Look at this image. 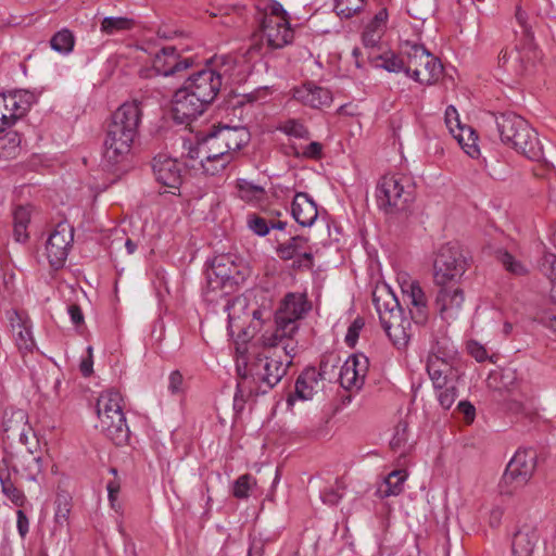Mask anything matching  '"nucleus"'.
Masks as SVG:
<instances>
[{
  "label": "nucleus",
  "instance_id": "obj_11",
  "mask_svg": "<svg viewBox=\"0 0 556 556\" xmlns=\"http://www.w3.org/2000/svg\"><path fill=\"white\" fill-rule=\"evenodd\" d=\"M73 241V226L67 222H60L50 233L46 243L47 257L51 267L60 269L64 266Z\"/></svg>",
  "mask_w": 556,
  "mask_h": 556
},
{
  "label": "nucleus",
  "instance_id": "obj_2",
  "mask_svg": "<svg viewBox=\"0 0 556 556\" xmlns=\"http://www.w3.org/2000/svg\"><path fill=\"white\" fill-rule=\"evenodd\" d=\"M142 118L141 102L123 103L112 115L103 141V165L113 168L124 164L139 135Z\"/></svg>",
  "mask_w": 556,
  "mask_h": 556
},
{
  "label": "nucleus",
  "instance_id": "obj_41",
  "mask_svg": "<svg viewBox=\"0 0 556 556\" xmlns=\"http://www.w3.org/2000/svg\"><path fill=\"white\" fill-rule=\"evenodd\" d=\"M71 510L72 498L67 494H58L54 509L55 527L64 528L68 526Z\"/></svg>",
  "mask_w": 556,
  "mask_h": 556
},
{
  "label": "nucleus",
  "instance_id": "obj_24",
  "mask_svg": "<svg viewBox=\"0 0 556 556\" xmlns=\"http://www.w3.org/2000/svg\"><path fill=\"white\" fill-rule=\"evenodd\" d=\"M281 215L279 211L268 212L266 216L258 214L248 215V227L251 231L260 237H265L269 233L270 229L283 230L287 222L280 220L278 217Z\"/></svg>",
  "mask_w": 556,
  "mask_h": 556
},
{
  "label": "nucleus",
  "instance_id": "obj_20",
  "mask_svg": "<svg viewBox=\"0 0 556 556\" xmlns=\"http://www.w3.org/2000/svg\"><path fill=\"white\" fill-rule=\"evenodd\" d=\"M99 418V430L115 445H125L130 438V430L126 422L125 415L101 416Z\"/></svg>",
  "mask_w": 556,
  "mask_h": 556
},
{
  "label": "nucleus",
  "instance_id": "obj_29",
  "mask_svg": "<svg viewBox=\"0 0 556 556\" xmlns=\"http://www.w3.org/2000/svg\"><path fill=\"white\" fill-rule=\"evenodd\" d=\"M408 475L403 469H396L390 472L379 485L377 493L380 497L397 496L404 490V482Z\"/></svg>",
  "mask_w": 556,
  "mask_h": 556
},
{
  "label": "nucleus",
  "instance_id": "obj_34",
  "mask_svg": "<svg viewBox=\"0 0 556 556\" xmlns=\"http://www.w3.org/2000/svg\"><path fill=\"white\" fill-rule=\"evenodd\" d=\"M123 405V396L121 392L115 388H110L102 392L97 401V415L98 417L108 415L114 408Z\"/></svg>",
  "mask_w": 556,
  "mask_h": 556
},
{
  "label": "nucleus",
  "instance_id": "obj_5",
  "mask_svg": "<svg viewBox=\"0 0 556 556\" xmlns=\"http://www.w3.org/2000/svg\"><path fill=\"white\" fill-rule=\"evenodd\" d=\"M312 304L303 293L290 292L283 298L276 312V329L270 336H263L266 346H277L283 339H290L299 330L298 321L311 311Z\"/></svg>",
  "mask_w": 556,
  "mask_h": 556
},
{
  "label": "nucleus",
  "instance_id": "obj_46",
  "mask_svg": "<svg viewBox=\"0 0 556 556\" xmlns=\"http://www.w3.org/2000/svg\"><path fill=\"white\" fill-rule=\"evenodd\" d=\"M292 155L294 157L319 161L324 157V146L318 141H312L311 143L303 147L302 151H299L295 147H292Z\"/></svg>",
  "mask_w": 556,
  "mask_h": 556
},
{
  "label": "nucleus",
  "instance_id": "obj_9",
  "mask_svg": "<svg viewBox=\"0 0 556 556\" xmlns=\"http://www.w3.org/2000/svg\"><path fill=\"white\" fill-rule=\"evenodd\" d=\"M437 286H444L460 278L467 268L466 257L457 243L442 245L433 264Z\"/></svg>",
  "mask_w": 556,
  "mask_h": 556
},
{
  "label": "nucleus",
  "instance_id": "obj_23",
  "mask_svg": "<svg viewBox=\"0 0 556 556\" xmlns=\"http://www.w3.org/2000/svg\"><path fill=\"white\" fill-rule=\"evenodd\" d=\"M389 339L397 348H405L410 339V323L403 315H396L391 320L383 319L381 324Z\"/></svg>",
  "mask_w": 556,
  "mask_h": 556
},
{
  "label": "nucleus",
  "instance_id": "obj_47",
  "mask_svg": "<svg viewBox=\"0 0 556 556\" xmlns=\"http://www.w3.org/2000/svg\"><path fill=\"white\" fill-rule=\"evenodd\" d=\"M435 395L440 405L448 409L457 397L456 388L453 384H435Z\"/></svg>",
  "mask_w": 556,
  "mask_h": 556
},
{
  "label": "nucleus",
  "instance_id": "obj_55",
  "mask_svg": "<svg viewBox=\"0 0 556 556\" xmlns=\"http://www.w3.org/2000/svg\"><path fill=\"white\" fill-rule=\"evenodd\" d=\"M237 187L241 193L242 199L255 198L257 197V194H262L265 192L263 187L253 185L252 182L245 179H239L237 181Z\"/></svg>",
  "mask_w": 556,
  "mask_h": 556
},
{
  "label": "nucleus",
  "instance_id": "obj_58",
  "mask_svg": "<svg viewBox=\"0 0 556 556\" xmlns=\"http://www.w3.org/2000/svg\"><path fill=\"white\" fill-rule=\"evenodd\" d=\"M337 382H355L351 356L339 367Z\"/></svg>",
  "mask_w": 556,
  "mask_h": 556
},
{
  "label": "nucleus",
  "instance_id": "obj_33",
  "mask_svg": "<svg viewBox=\"0 0 556 556\" xmlns=\"http://www.w3.org/2000/svg\"><path fill=\"white\" fill-rule=\"evenodd\" d=\"M308 239L303 236L291 237L283 243H280L276 248V253L282 261L293 260L301 251L307 245Z\"/></svg>",
  "mask_w": 556,
  "mask_h": 556
},
{
  "label": "nucleus",
  "instance_id": "obj_54",
  "mask_svg": "<svg viewBox=\"0 0 556 556\" xmlns=\"http://www.w3.org/2000/svg\"><path fill=\"white\" fill-rule=\"evenodd\" d=\"M364 326H365V320L361 316H357L353 320V323L349 326L348 332H346L345 339H344L348 346H350V348L355 346L357 339L359 337V332L364 328Z\"/></svg>",
  "mask_w": 556,
  "mask_h": 556
},
{
  "label": "nucleus",
  "instance_id": "obj_37",
  "mask_svg": "<svg viewBox=\"0 0 556 556\" xmlns=\"http://www.w3.org/2000/svg\"><path fill=\"white\" fill-rule=\"evenodd\" d=\"M135 26L132 18L124 16H106L101 22L100 30L105 35H114L119 31L130 30Z\"/></svg>",
  "mask_w": 556,
  "mask_h": 556
},
{
  "label": "nucleus",
  "instance_id": "obj_63",
  "mask_svg": "<svg viewBox=\"0 0 556 556\" xmlns=\"http://www.w3.org/2000/svg\"><path fill=\"white\" fill-rule=\"evenodd\" d=\"M30 220V212L26 206H17L13 211V225H28Z\"/></svg>",
  "mask_w": 556,
  "mask_h": 556
},
{
  "label": "nucleus",
  "instance_id": "obj_49",
  "mask_svg": "<svg viewBox=\"0 0 556 556\" xmlns=\"http://www.w3.org/2000/svg\"><path fill=\"white\" fill-rule=\"evenodd\" d=\"M353 365V378L355 382H364L369 368V361L364 354L351 355Z\"/></svg>",
  "mask_w": 556,
  "mask_h": 556
},
{
  "label": "nucleus",
  "instance_id": "obj_43",
  "mask_svg": "<svg viewBox=\"0 0 556 556\" xmlns=\"http://www.w3.org/2000/svg\"><path fill=\"white\" fill-rule=\"evenodd\" d=\"M236 392L233 395V408L238 412L243 410L244 405L253 401L258 395V391L253 384H236Z\"/></svg>",
  "mask_w": 556,
  "mask_h": 556
},
{
  "label": "nucleus",
  "instance_id": "obj_42",
  "mask_svg": "<svg viewBox=\"0 0 556 556\" xmlns=\"http://www.w3.org/2000/svg\"><path fill=\"white\" fill-rule=\"evenodd\" d=\"M23 470L27 475V479L36 481L37 477L43 471L42 457L35 455L31 450H28L27 454L22 456Z\"/></svg>",
  "mask_w": 556,
  "mask_h": 556
},
{
  "label": "nucleus",
  "instance_id": "obj_1",
  "mask_svg": "<svg viewBox=\"0 0 556 556\" xmlns=\"http://www.w3.org/2000/svg\"><path fill=\"white\" fill-rule=\"evenodd\" d=\"M223 77L212 68L189 75L173 96V118L177 124H189L201 116L220 91Z\"/></svg>",
  "mask_w": 556,
  "mask_h": 556
},
{
  "label": "nucleus",
  "instance_id": "obj_15",
  "mask_svg": "<svg viewBox=\"0 0 556 556\" xmlns=\"http://www.w3.org/2000/svg\"><path fill=\"white\" fill-rule=\"evenodd\" d=\"M292 97L301 104L316 110L328 108L333 101L332 92L328 88L318 86L313 81L294 87Z\"/></svg>",
  "mask_w": 556,
  "mask_h": 556
},
{
  "label": "nucleus",
  "instance_id": "obj_50",
  "mask_svg": "<svg viewBox=\"0 0 556 556\" xmlns=\"http://www.w3.org/2000/svg\"><path fill=\"white\" fill-rule=\"evenodd\" d=\"M15 342L20 351L30 352L35 345V341L29 328L18 325L15 332Z\"/></svg>",
  "mask_w": 556,
  "mask_h": 556
},
{
  "label": "nucleus",
  "instance_id": "obj_48",
  "mask_svg": "<svg viewBox=\"0 0 556 556\" xmlns=\"http://www.w3.org/2000/svg\"><path fill=\"white\" fill-rule=\"evenodd\" d=\"M450 370V363L439 356H430L427 362V371L431 380H439Z\"/></svg>",
  "mask_w": 556,
  "mask_h": 556
},
{
  "label": "nucleus",
  "instance_id": "obj_3",
  "mask_svg": "<svg viewBox=\"0 0 556 556\" xmlns=\"http://www.w3.org/2000/svg\"><path fill=\"white\" fill-rule=\"evenodd\" d=\"M490 117L504 144L515 149L529 160L536 162L544 160V151L538 132L523 117L514 112L491 113Z\"/></svg>",
  "mask_w": 556,
  "mask_h": 556
},
{
  "label": "nucleus",
  "instance_id": "obj_32",
  "mask_svg": "<svg viewBox=\"0 0 556 556\" xmlns=\"http://www.w3.org/2000/svg\"><path fill=\"white\" fill-rule=\"evenodd\" d=\"M255 101L252 94H229L225 101V110L228 115H232L241 122L244 117L247 105H251ZM242 124V123H239Z\"/></svg>",
  "mask_w": 556,
  "mask_h": 556
},
{
  "label": "nucleus",
  "instance_id": "obj_40",
  "mask_svg": "<svg viewBox=\"0 0 556 556\" xmlns=\"http://www.w3.org/2000/svg\"><path fill=\"white\" fill-rule=\"evenodd\" d=\"M75 45L74 34L67 29L63 28L56 31L50 39V47L62 54H68L73 51Z\"/></svg>",
  "mask_w": 556,
  "mask_h": 556
},
{
  "label": "nucleus",
  "instance_id": "obj_12",
  "mask_svg": "<svg viewBox=\"0 0 556 556\" xmlns=\"http://www.w3.org/2000/svg\"><path fill=\"white\" fill-rule=\"evenodd\" d=\"M245 308V298L238 296L228 302L226 305V311L228 312V332L231 337L237 338V342L242 341L243 343L248 342L254 337V333L257 331V328L261 325L262 317V312L260 309H254L251 315L253 319L256 320V323L252 321L249 326H245L244 321L241 323V316L237 315L238 311H244Z\"/></svg>",
  "mask_w": 556,
  "mask_h": 556
},
{
  "label": "nucleus",
  "instance_id": "obj_27",
  "mask_svg": "<svg viewBox=\"0 0 556 556\" xmlns=\"http://www.w3.org/2000/svg\"><path fill=\"white\" fill-rule=\"evenodd\" d=\"M0 484L2 493L16 506L22 507L26 496L22 490L15 486L11 479L10 460L3 457L0 460Z\"/></svg>",
  "mask_w": 556,
  "mask_h": 556
},
{
  "label": "nucleus",
  "instance_id": "obj_60",
  "mask_svg": "<svg viewBox=\"0 0 556 556\" xmlns=\"http://www.w3.org/2000/svg\"><path fill=\"white\" fill-rule=\"evenodd\" d=\"M467 351L477 362H483L489 357L485 348L475 340L468 341Z\"/></svg>",
  "mask_w": 556,
  "mask_h": 556
},
{
  "label": "nucleus",
  "instance_id": "obj_21",
  "mask_svg": "<svg viewBox=\"0 0 556 556\" xmlns=\"http://www.w3.org/2000/svg\"><path fill=\"white\" fill-rule=\"evenodd\" d=\"M435 298V306L443 318L456 315L465 301L464 292L460 288L439 286Z\"/></svg>",
  "mask_w": 556,
  "mask_h": 556
},
{
  "label": "nucleus",
  "instance_id": "obj_7",
  "mask_svg": "<svg viewBox=\"0 0 556 556\" xmlns=\"http://www.w3.org/2000/svg\"><path fill=\"white\" fill-rule=\"evenodd\" d=\"M536 468V453L533 450L520 448L506 466L500 488L503 494L511 495L525 486Z\"/></svg>",
  "mask_w": 556,
  "mask_h": 556
},
{
  "label": "nucleus",
  "instance_id": "obj_35",
  "mask_svg": "<svg viewBox=\"0 0 556 556\" xmlns=\"http://www.w3.org/2000/svg\"><path fill=\"white\" fill-rule=\"evenodd\" d=\"M390 447L401 455H405L410 450L412 444L409 443L408 422L406 420H401L396 425L390 441Z\"/></svg>",
  "mask_w": 556,
  "mask_h": 556
},
{
  "label": "nucleus",
  "instance_id": "obj_19",
  "mask_svg": "<svg viewBox=\"0 0 556 556\" xmlns=\"http://www.w3.org/2000/svg\"><path fill=\"white\" fill-rule=\"evenodd\" d=\"M0 97L4 98L7 117L11 125L25 116L37 101L36 94L28 90H15L9 94H0Z\"/></svg>",
  "mask_w": 556,
  "mask_h": 556
},
{
  "label": "nucleus",
  "instance_id": "obj_22",
  "mask_svg": "<svg viewBox=\"0 0 556 556\" xmlns=\"http://www.w3.org/2000/svg\"><path fill=\"white\" fill-rule=\"evenodd\" d=\"M291 214L299 225L309 227L317 219V204L306 192H296L292 201Z\"/></svg>",
  "mask_w": 556,
  "mask_h": 556
},
{
  "label": "nucleus",
  "instance_id": "obj_25",
  "mask_svg": "<svg viewBox=\"0 0 556 556\" xmlns=\"http://www.w3.org/2000/svg\"><path fill=\"white\" fill-rule=\"evenodd\" d=\"M445 122L447 127L450 128L451 134L454 136V138L458 141V143L465 149V151L468 155L471 157H476L479 154V149L473 141L471 144L465 142L464 138V131L468 132L469 139L473 135V131L471 128H464L460 126L457 111L454 106L450 105L447 106L445 111Z\"/></svg>",
  "mask_w": 556,
  "mask_h": 556
},
{
  "label": "nucleus",
  "instance_id": "obj_64",
  "mask_svg": "<svg viewBox=\"0 0 556 556\" xmlns=\"http://www.w3.org/2000/svg\"><path fill=\"white\" fill-rule=\"evenodd\" d=\"M387 18V9H382L374 16V18L368 23L366 28L379 29L382 33Z\"/></svg>",
  "mask_w": 556,
  "mask_h": 556
},
{
  "label": "nucleus",
  "instance_id": "obj_38",
  "mask_svg": "<svg viewBox=\"0 0 556 556\" xmlns=\"http://www.w3.org/2000/svg\"><path fill=\"white\" fill-rule=\"evenodd\" d=\"M277 129L285 135L296 139L308 140L311 138V131L307 126L296 118H288L281 122Z\"/></svg>",
  "mask_w": 556,
  "mask_h": 556
},
{
  "label": "nucleus",
  "instance_id": "obj_52",
  "mask_svg": "<svg viewBox=\"0 0 556 556\" xmlns=\"http://www.w3.org/2000/svg\"><path fill=\"white\" fill-rule=\"evenodd\" d=\"M313 393L312 384H295V391L290 392L287 396L288 408H291L298 400H311L313 397Z\"/></svg>",
  "mask_w": 556,
  "mask_h": 556
},
{
  "label": "nucleus",
  "instance_id": "obj_56",
  "mask_svg": "<svg viewBox=\"0 0 556 556\" xmlns=\"http://www.w3.org/2000/svg\"><path fill=\"white\" fill-rule=\"evenodd\" d=\"M363 384H340L337 391V396L341 400L342 405L351 402L352 397L362 390Z\"/></svg>",
  "mask_w": 556,
  "mask_h": 556
},
{
  "label": "nucleus",
  "instance_id": "obj_4",
  "mask_svg": "<svg viewBox=\"0 0 556 556\" xmlns=\"http://www.w3.org/2000/svg\"><path fill=\"white\" fill-rule=\"evenodd\" d=\"M377 206L390 220H405L412 213L415 186L405 176L384 175L376 187Z\"/></svg>",
  "mask_w": 556,
  "mask_h": 556
},
{
  "label": "nucleus",
  "instance_id": "obj_53",
  "mask_svg": "<svg viewBox=\"0 0 556 556\" xmlns=\"http://www.w3.org/2000/svg\"><path fill=\"white\" fill-rule=\"evenodd\" d=\"M294 258L295 260L292 263V268L294 270H309L314 266V256L311 249H307V245H305L304 250Z\"/></svg>",
  "mask_w": 556,
  "mask_h": 556
},
{
  "label": "nucleus",
  "instance_id": "obj_62",
  "mask_svg": "<svg viewBox=\"0 0 556 556\" xmlns=\"http://www.w3.org/2000/svg\"><path fill=\"white\" fill-rule=\"evenodd\" d=\"M79 370L84 378H90L93 372L92 346L87 348V356L81 359Z\"/></svg>",
  "mask_w": 556,
  "mask_h": 556
},
{
  "label": "nucleus",
  "instance_id": "obj_57",
  "mask_svg": "<svg viewBox=\"0 0 556 556\" xmlns=\"http://www.w3.org/2000/svg\"><path fill=\"white\" fill-rule=\"evenodd\" d=\"M382 33L379 29L365 28L362 39L366 49L375 52L374 49L377 47L381 39Z\"/></svg>",
  "mask_w": 556,
  "mask_h": 556
},
{
  "label": "nucleus",
  "instance_id": "obj_39",
  "mask_svg": "<svg viewBox=\"0 0 556 556\" xmlns=\"http://www.w3.org/2000/svg\"><path fill=\"white\" fill-rule=\"evenodd\" d=\"M496 260L503 265L506 271L515 276H525L528 274L527 266L508 251L500 249L495 252Z\"/></svg>",
  "mask_w": 556,
  "mask_h": 556
},
{
  "label": "nucleus",
  "instance_id": "obj_10",
  "mask_svg": "<svg viewBox=\"0 0 556 556\" xmlns=\"http://www.w3.org/2000/svg\"><path fill=\"white\" fill-rule=\"evenodd\" d=\"M248 267L231 254H222L213 258L211 268L207 271L210 282L216 281L222 286H238L243 283L248 276Z\"/></svg>",
  "mask_w": 556,
  "mask_h": 556
},
{
  "label": "nucleus",
  "instance_id": "obj_59",
  "mask_svg": "<svg viewBox=\"0 0 556 556\" xmlns=\"http://www.w3.org/2000/svg\"><path fill=\"white\" fill-rule=\"evenodd\" d=\"M515 16H516L518 24L522 28L525 39L529 40V41L532 40L533 33H532L531 26L528 23L527 12L521 10L520 8H517Z\"/></svg>",
  "mask_w": 556,
  "mask_h": 556
},
{
  "label": "nucleus",
  "instance_id": "obj_36",
  "mask_svg": "<svg viewBox=\"0 0 556 556\" xmlns=\"http://www.w3.org/2000/svg\"><path fill=\"white\" fill-rule=\"evenodd\" d=\"M435 10V0H407L406 11L415 20L425 22Z\"/></svg>",
  "mask_w": 556,
  "mask_h": 556
},
{
  "label": "nucleus",
  "instance_id": "obj_14",
  "mask_svg": "<svg viewBox=\"0 0 556 556\" xmlns=\"http://www.w3.org/2000/svg\"><path fill=\"white\" fill-rule=\"evenodd\" d=\"M262 36L266 39L270 49H281L293 39V29L289 18L281 16H263L260 20Z\"/></svg>",
  "mask_w": 556,
  "mask_h": 556
},
{
  "label": "nucleus",
  "instance_id": "obj_26",
  "mask_svg": "<svg viewBox=\"0 0 556 556\" xmlns=\"http://www.w3.org/2000/svg\"><path fill=\"white\" fill-rule=\"evenodd\" d=\"M538 540L539 533L534 527H521L513 538V556H532Z\"/></svg>",
  "mask_w": 556,
  "mask_h": 556
},
{
  "label": "nucleus",
  "instance_id": "obj_16",
  "mask_svg": "<svg viewBox=\"0 0 556 556\" xmlns=\"http://www.w3.org/2000/svg\"><path fill=\"white\" fill-rule=\"evenodd\" d=\"M151 166L155 179L160 184L173 189L180 187L182 182V167L177 160L159 154L153 159Z\"/></svg>",
  "mask_w": 556,
  "mask_h": 556
},
{
  "label": "nucleus",
  "instance_id": "obj_44",
  "mask_svg": "<svg viewBox=\"0 0 556 556\" xmlns=\"http://www.w3.org/2000/svg\"><path fill=\"white\" fill-rule=\"evenodd\" d=\"M256 486V480L253 476L245 473L238 477L232 484V495L238 500H245L250 492Z\"/></svg>",
  "mask_w": 556,
  "mask_h": 556
},
{
  "label": "nucleus",
  "instance_id": "obj_17",
  "mask_svg": "<svg viewBox=\"0 0 556 556\" xmlns=\"http://www.w3.org/2000/svg\"><path fill=\"white\" fill-rule=\"evenodd\" d=\"M542 266L552 288L548 304L538 313V320L556 332V255H546Z\"/></svg>",
  "mask_w": 556,
  "mask_h": 556
},
{
  "label": "nucleus",
  "instance_id": "obj_61",
  "mask_svg": "<svg viewBox=\"0 0 556 556\" xmlns=\"http://www.w3.org/2000/svg\"><path fill=\"white\" fill-rule=\"evenodd\" d=\"M509 58H510V67H509L510 71L518 75L522 74L525 71V63H523L521 53L517 47H515L514 49H511L509 51Z\"/></svg>",
  "mask_w": 556,
  "mask_h": 556
},
{
  "label": "nucleus",
  "instance_id": "obj_45",
  "mask_svg": "<svg viewBox=\"0 0 556 556\" xmlns=\"http://www.w3.org/2000/svg\"><path fill=\"white\" fill-rule=\"evenodd\" d=\"M366 0H334V11L341 18H351L359 13Z\"/></svg>",
  "mask_w": 556,
  "mask_h": 556
},
{
  "label": "nucleus",
  "instance_id": "obj_6",
  "mask_svg": "<svg viewBox=\"0 0 556 556\" xmlns=\"http://www.w3.org/2000/svg\"><path fill=\"white\" fill-rule=\"evenodd\" d=\"M250 141V131L243 124L213 125L198 140V152H223V155H233Z\"/></svg>",
  "mask_w": 556,
  "mask_h": 556
},
{
  "label": "nucleus",
  "instance_id": "obj_51",
  "mask_svg": "<svg viewBox=\"0 0 556 556\" xmlns=\"http://www.w3.org/2000/svg\"><path fill=\"white\" fill-rule=\"evenodd\" d=\"M344 485L341 480H336V485L324 490L320 498L325 504L337 505L343 495Z\"/></svg>",
  "mask_w": 556,
  "mask_h": 556
},
{
  "label": "nucleus",
  "instance_id": "obj_18",
  "mask_svg": "<svg viewBox=\"0 0 556 556\" xmlns=\"http://www.w3.org/2000/svg\"><path fill=\"white\" fill-rule=\"evenodd\" d=\"M404 298L408 301L409 314L415 324L422 325L428 319L427 296L417 280L405 281L401 286Z\"/></svg>",
  "mask_w": 556,
  "mask_h": 556
},
{
  "label": "nucleus",
  "instance_id": "obj_30",
  "mask_svg": "<svg viewBox=\"0 0 556 556\" xmlns=\"http://www.w3.org/2000/svg\"><path fill=\"white\" fill-rule=\"evenodd\" d=\"M367 60L372 66L383 68L390 73L405 72L406 68L403 60L391 51L383 53L368 51Z\"/></svg>",
  "mask_w": 556,
  "mask_h": 556
},
{
  "label": "nucleus",
  "instance_id": "obj_31",
  "mask_svg": "<svg viewBox=\"0 0 556 556\" xmlns=\"http://www.w3.org/2000/svg\"><path fill=\"white\" fill-rule=\"evenodd\" d=\"M374 303L379 314L380 323L383 324V319L390 320L396 315H403L402 307L397 299L391 292H386L384 295L374 296Z\"/></svg>",
  "mask_w": 556,
  "mask_h": 556
},
{
  "label": "nucleus",
  "instance_id": "obj_13",
  "mask_svg": "<svg viewBox=\"0 0 556 556\" xmlns=\"http://www.w3.org/2000/svg\"><path fill=\"white\" fill-rule=\"evenodd\" d=\"M193 65L192 58H181L178 50L173 47H163L157 51L152 61V68L148 70L155 75L174 76L178 75Z\"/></svg>",
  "mask_w": 556,
  "mask_h": 556
},
{
  "label": "nucleus",
  "instance_id": "obj_8",
  "mask_svg": "<svg viewBox=\"0 0 556 556\" xmlns=\"http://www.w3.org/2000/svg\"><path fill=\"white\" fill-rule=\"evenodd\" d=\"M406 51L408 64L405 68L407 76L424 85H431L439 79L443 66L422 45L412 43Z\"/></svg>",
  "mask_w": 556,
  "mask_h": 556
},
{
  "label": "nucleus",
  "instance_id": "obj_28",
  "mask_svg": "<svg viewBox=\"0 0 556 556\" xmlns=\"http://www.w3.org/2000/svg\"><path fill=\"white\" fill-rule=\"evenodd\" d=\"M202 154L201 166L203 172L210 176H217L224 173L227 166L233 161V155H223V152H198Z\"/></svg>",
  "mask_w": 556,
  "mask_h": 556
}]
</instances>
